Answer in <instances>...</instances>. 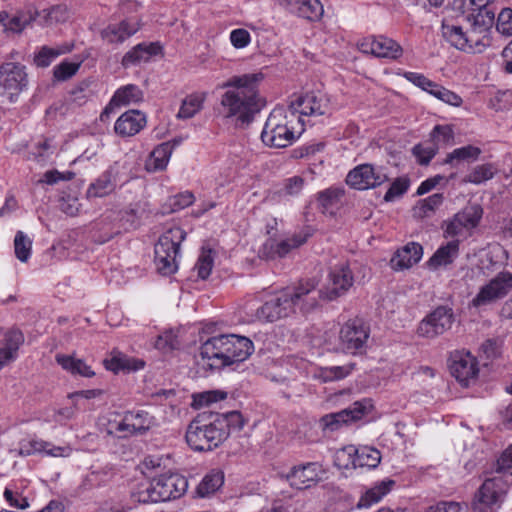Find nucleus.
Instances as JSON below:
<instances>
[{"instance_id":"obj_1","label":"nucleus","mask_w":512,"mask_h":512,"mask_svg":"<svg viewBox=\"0 0 512 512\" xmlns=\"http://www.w3.org/2000/svg\"><path fill=\"white\" fill-rule=\"evenodd\" d=\"M264 80L262 72L234 75L225 81L221 88L220 105L226 118H234L241 123H250L266 102L259 93V85Z\"/></svg>"},{"instance_id":"obj_2","label":"nucleus","mask_w":512,"mask_h":512,"mask_svg":"<svg viewBox=\"0 0 512 512\" xmlns=\"http://www.w3.org/2000/svg\"><path fill=\"white\" fill-rule=\"evenodd\" d=\"M244 425L245 420L239 411L199 415L187 427L186 442L195 451H212L230 434L241 431Z\"/></svg>"},{"instance_id":"obj_3","label":"nucleus","mask_w":512,"mask_h":512,"mask_svg":"<svg viewBox=\"0 0 512 512\" xmlns=\"http://www.w3.org/2000/svg\"><path fill=\"white\" fill-rule=\"evenodd\" d=\"M352 271L349 263L335 268L329 277V281L322 289H317L318 281L314 278L301 280L292 288H286V292L293 302L294 312L297 309L302 313H308L319 306L320 300H334L346 293L352 284Z\"/></svg>"},{"instance_id":"obj_4","label":"nucleus","mask_w":512,"mask_h":512,"mask_svg":"<svg viewBox=\"0 0 512 512\" xmlns=\"http://www.w3.org/2000/svg\"><path fill=\"white\" fill-rule=\"evenodd\" d=\"M254 351L253 342L235 334L207 339L196 356L197 365L205 371L220 370L235 362L245 361Z\"/></svg>"},{"instance_id":"obj_5","label":"nucleus","mask_w":512,"mask_h":512,"mask_svg":"<svg viewBox=\"0 0 512 512\" xmlns=\"http://www.w3.org/2000/svg\"><path fill=\"white\" fill-rule=\"evenodd\" d=\"M304 130L301 120L287 108L276 107L265 122L261 140L267 147L285 148L292 145Z\"/></svg>"},{"instance_id":"obj_6","label":"nucleus","mask_w":512,"mask_h":512,"mask_svg":"<svg viewBox=\"0 0 512 512\" xmlns=\"http://www.w3.org/2000/svg\"><path fill=\"white\" fill-rule=\"evenodd\" d=\"M188 489V480L179 473L162 474L138 491L142 503L165 502L182 497Z\"/></svg>"},{"instance_id":"obj_7","label":"nucleus","mask_w":512,"mask_h":512,"mask_svg":"<svg viewBox=\"0 0 512 512\" xmlns=\"http://www.w3.org/2000/svg\"><path fill=\"white\" fill-rule=\"evenodd\" d=\"M27 67L14 61L0 64V104L12 105L19 102L22 94L29 89Z\"/></svg>"},{"instance_id":"obj_8","label":"nucleus","mask_w":512,"mask_h":512,"mask_svg":"<svg viewBox=\"0 0 512 512\" xmlns=\"http://www.w3.org/2000/svg\"><path fill=\"white\" fill-rule=\"evenodd\" d=\"M287 109L290 113H293L297 119L301 120L302 127L304 128L307 123L313 124L311 121L312 118L330 115L332 105L326 93L320 90H313L294 95Z\"/></svg>"},{"instance_id":"obj_9","label":"nucleus","mask_w":512,"mask_h":512,"mask_svg":"<svg viewBox=\"0 0 512 512\" xmlns=\"http://www.w3.org/2000/svg\"><path fill=\"white\" fill-rule=\"evenodd\" d=\"M471 28L464 31L459 25L442 23V35L447 42L458 50L467 53L482 52L486 46L490 45L488 36L490 29H482L474 22H470Z\"/></svg>"},{"instance_id":"obj_10","label":"nucleus","mask_w":512,"mask_h":512,"mask_svg":"<svg viewBox=\"0 0 512 512\" xmlns=\"http://www.w3.org/2000/svg\"><path fill=\"white\" fill-rule=\"evenodd\" d=\"M186 233L180 227H172L165 231L155 244V264L164 276L174 274L178 269L177 256Z\"/></svg>"},{"instance_id":"obj_11","label":"nucleus","mask_w":512,"mask_h":512,"mask_svg":"<svg viewBox=\"0 0 512 512\" xmlns=\"http://www.w3.org/2000/svg\"><path fill=\"white\" fill-rule=\"evenodd\" d=\"M510 485L506 475L486 479L475 495V507L482 512H494L504 501Z\"/></svg>"},{"instance_id":"obj_12","label":"nucleus","mask_w":512,"mask_h":512,"mask_svg":"<svg viewBox=\"0 0 512 512\" xmlns=\"http://www.w3.org/2000/svg\"><path fill=\"white\" fill-rule=\"evenodd\" d=\"M512 291V273L499 272L488 283L483 285L472 299L474 307H482L493 304L505 298Z\"/></svg>"},{"instance_id":"obj_13","label":"nucleus","mask_w":512,"mask_h":512,"mask_svg":"<svg viewBox=\"0 0 512 512\" xmlns=\"http://www.w3.org/2000/svg\"><path fill=\"white\" fill-rule=\"evenodd\" d=\"M311 233L307 229L295 232L293 235L277 240L273 237L268 238L259 249V256L265 260H276L286 257L292 250L303 245Z\"/></svg>"},{"instance_id":"obj_14","label":"nucleus","mask_w":512,"mask_h":512,"mask_svg":"<svg viewBox=\"0 0 512 512\" xmlns=\"http://www.w3.org/2000/svg\"><path fill=\"white\" fill-rule=\"evenodd\" d=\"M454 322L453 310L447 306H438L417 327L420 337L434 339L448 331Z\"/></svg>"},{"instance_id":"obj_15","label":"nucleus","mask_w":512,"mask_h":512,"mask_svg":"<svg viewBox=\"0 0 512 512\" xmlns=\"http://www.w3.org/2000/svg\"><path fill=\"white\" fill-rule=\"evenodd\" d=\"M357 47L364 54H371L375 57L389 60H397L403 55L401 45L384 35L366 36L358 41Z\"/></svg>"},{"instance_id":"obj_16","label":"nucleus","mask_w":512,"mask_h":512,"mask_svg":"<svg viewBox=\"0 0 512 512\" xmlns=\"http://www.w3.org/2000/svg\"><path fill=\"white\" fill-rule=\"evenodd\" d=\"M495 0H456L455 4L469 22H474L482 29H491L495 13L491 8Z\"/></svg>"},{"instance_id":"obj_17","label":"nucleus","mask_w":512,"mask_h":512,"mask_svg":"<svg viewBox=\"0 0 512 512\" xmlns=\"http://www.w3.org/2000/svg\"><path fill=\"white\" fill-rule=\"evenodd\" d=\"M292 304L291 297L284 289L261 305L256 311V317L265 322H274L289 317L295 313Z\"/></svg>"},{"instance_id":"obj_18","label":"nucleus","mask_w":512,"mask_h":512,"mask_svg":"<svg viewBox=\"0 0 512 512\" xmlns=\"http://www.w3.org/2000/svg\"><path fill=\"white\" fill-rule=\"evenodd\" d=\"M450 372L456 380L467 386L479 373L477 359L468 351H454L450 355Z\"/></svg>"},{"instance_id":"obj_19","label":"nucleus","mask_w":512,"mask_h":512,"mask_svg":"<svg viewBox=\"0 0 512 512\" xmlns=\"http://www.w3.org/2000/svg\"><path fill=\"white\" fill-rule=\"evenodd\" d=\"M155 424V418L144 410L127 411L117 424L116 431L124 436L142 435Z\"/></svg>"},{"instance_id":"obj_20","label":"nucleus","mask_w":512,"mask_h":512,"mask_svg":"<svg viewBox=\"0 0 512 512\" xmlns=\"http://www.w3.org/2000/svg\"><path fill=\"white\" fill-rule=\"evenodd\" d=\"M147 123L146 115L139 110L124 112L115 122L114 131L121 137H131L139 133Z\"/></svg>"},{"instance_id":"obj_21","label":"nucleus","mask_w":512,"mask_h":512,"mask_svg":"<svg viewBox=\"0 0 512 512\" xmlns=\"http://www.w3.org/2000/svg\"><path fill=\"white\" fill-rule=\"evenodd\" d=\"M321 469L317 463L293 467L286 478L290 485L296 489H306L320 480Z\"/></svg>"},{"instance_id":"obj_22","label":"nucleus","mask_w":512,"mask_h":512,"mask_svg":"<svg viewBox=\"0 0 512 512\" xmlns=\"http://www.w3.org/2000/svg\"><path fill=\"white\" fill-rule=\"evenodd\" d=\"M24 343L23 333L16 328H11L4 333V339L0 346V370L18 357V350Z\"/></svg>"},{"instance_id":"obj_23","label":"nucleus","mask_w":512,"mask_h":512,"mask_svg":"<svg viewBox=\"0 0 512 512\" xmlns=\"http://www.w3.org/2000/svg\"><path fill=\"white\" fill-rule=\"evenodd\" d=\"M423 255V248L419 243L409 242L398 249L390 260L394 270H404L418 263Z\"/></svg>"},{"instance_id":"obj_24","label":"nucleus","mask_w":512,"mask_h":512,"mask_svg":"<svg viewBox=\"0 0 512 512\" xmlns=\"http://www.w3.org/2000/svg\"><path fill=\"white\" fill-rule=\"evenodd\" d=\"M386 180L387 176L370 164H363L354 168V189L366 190L374 188Z\"/></svg>"},{"instance_id":"obj_25","label":"nucleus","mask_w":512,"mask_h":512,"mask_svg":"<svg viewBox=\"0 0 512 512\" xmlns=\"http://www.w3.org/2000/svg\"><path fill=\"white\" fill-rule=\"evenodd\" d=\"M118 172L114 167L104 171L87 189L88 198H102L110 195L117 186Z\"/></svg>"},{"instance_id":"obj_26","label":"nucleus","mask_w":512,"mask_h":512,"mask_svg":"<svg viewBox=\"0 0 512 512\" xmlns=\"http://www.w3.org/2000/svg\"><path fill=\"white\" fill-rule=\"evenodd\" d=\"M139 30L137 22L123 20L118 24H110L101 31V37L109 44H120Z\"/></svg>"},{"instance_id":"obj_27","label":"nucleus","mask_w":512,"mask_h":512,"mask_svg":"<svg viewBox=\"0 0 512 512\" xmlns=\"http://www.w3.org/2000/svg\"><path fill=\"white\" fill-rule=\"evenodd\" d=\"M318 201L324 214L334 216L345 202V191L341 187L328 188L319 193Z\"/></svg>"},{"instance_id":"obj_28","label":"nucleus","mask_w":512,"mask_h":512,"mask_svg":"<svg viewBox=\"0 0 512 512\" xmlns=\"http://www.w3.org/2000/svg\"><path fill=\"white\" fill-rule=\"evenodd\" d=\"M459 240H452L441 245L432 257L428 260L427 266L430 269H438L439 267L450 265L458 257Z\"/></svg>"},{"instance_id":"obj_29","label":"nucleus","mask_w":512,"mask_h":512,"mask_svg":"<svg viewBox=\"0 0 512 512\" xmlns=\"http://www.w3.org/2000/svg\"><path fill=\"white\" fill-rule=\"evenodd\" d=\"M34 14L41 24L53 25L57 23H64L69 20L72 12L66 3H61L42 9L41 11L35 10Z\"/></svg>"},{"instance_id":"obj_30","label":"nucleus","mask_w":512,"mask_h":512,"mask_svg":"<svg viewBox=\"0 0 512 512\" xmlns=\"http://www.w3.org/2000/svg\"><path fill=\"white\" fill-rule=\"evenodd\" d=\"M159 47L154 44L140 43L128 51L122 58L121 64L127 68L133 65H138L141 62H147L152 55H156Z\"/></svg>"},{"instance_id":"obj_31","label":"nucleus","mask_w":512,"mask_h":512,"mask_svg":"<svg viewBox=\"0 0 512 512\" xmlns=\"http://www.w3.org/2000/svg\"><path fill=\"white\" fill-rule=\"evenodd\" d=\"M395 486V481L386 479L377 483L372 488L368 489L359 499L357 503L358 508H367L371 505L378 503L384 496H386Z\"/></svg>"},{"instance_id":"obj_32","label":"nucleus","mask_w":512,"mask_h":512,"mask_svg":"<svg viewBox=\"0 0 512 512\" xmlns=\"http://www.w3.org/2000/svg\"><path fill=\"white\" fill-rule=\"evenodd\" d=\"M119 223L113 224L111 232L105 236L97 239L99 243H105L112 239L115 235L121 233L122 230H129L134 228L138 219V210L134 207H129L118 213Z\"/></svg>"},{"instance_id":"obj_33","label":"nucleus","mask_w":512,"mask_h":512,"mask_svg":"<svg viewBox=\"0 0 512 512\" xmlns=\"http://www.w3.org/2000/svg\"><path fill=\"white\" fill-rule=\"evenodd\" d=\"M443 202V193H435L424 199H420L412 209L413 216L418 219L431 217Z\"/></svg>"},{"instance_id":"obj_34","label":"nucleus","mask_w":512,"mask_h":512,"mask_svg":"<svg viewBox=\"0 0 512 512\" xmlns=\"http://www.w3.org/2000/svg\"><path fill=\"white\" fill-rule=\"evenodd\" d=\"M36 20L34 12L28 14L20 13L9 16L7 13H0V27L3 30L11 31L14 33L21 32L28 24Z\"/></svg>"},{"instance_id":"obj_35","label":"nucleus","mask_w":512,"mask_h":512,"mask_svg":"<svg viewBox=\"0 0 512 512\" xmlns=\"http://www.w3.org/2000/svg\"><path fill=\"white\" fill-rule=\"evenodd\" d=\"M177 144L178 142L176 141L173 144L171 142H164L154 148L147 164L149 169L154 171L165 169Z\"/></svg>"},{"instance_id":"obj_36","label":"nucleus","mask_w":512,"mask_h":512,"mask_svg":"<svg viewBox=\"0 0 512 512\" xmlns=\"http://www.w3.org/2000/svg\"><path fill=\"white\" fill-rule=\"evenodd\" d=\"M381 461L379 450L369 446H361L354 450V468H376Z\"/></svg>"},{"instance_id":"obj_37","label":"nucleus","mask_w":512,"mask_h":512,"mask_svg":"<svg viewBox=\"0 0 512 512\" xmlns=\"http://www.w3.org/2000/svg\"><path fill=\"white\" fill-rule=\"evenodd\" d=\"M105 367L115 373L119 371H136L144 367V362L141 360H134L126 355L116 352L113 353L110 359L104 361Z\"/></svg>"},{"instance_id":"obj_38","label":"nucleus","mask_w":512,"mask_h":512,"mask_svg":"<svg viewBox=\"0 0 512 512\" xmlns=\"http://www.w3.org/2000/svg\"><path fill=\"white\" fill-rule=\"evenodd\" d=\"M205 100L206 93L204 92H196L186 96L182 101L177 117L179 119L194 117L203 108Z\"/></svg>"},{"instance_id":"obj_39","label":"nucleus","mask_w":512,"mask_h":512,"mask_svg":"<svg viewBox=\"0 0 512 512\" xmlns=\"http://www.w3.org/2000/svg\"><path fill=\"white\" fill-rule=\"evenodd\" d=\"M481 152V149L477 146L466 145L460 148H456L452 152L448 153L443 163L456 167L461 162L476 161L479 158Z\"/></svg>"},{"instance_id":"obj_40","label":"nucleus","mask_w":512,"mask_h":512,"mask_svg":"<svg viewBox=\"0 0 512 512\" xmlns=\"http://www.w3.org/2000/svg\"><path fill=\"white\" fill-rule=\"evenodd\" d=\"M352 420V409L345 408L339 412L330 413L320 418L319 424L323 431H336Z\"/></svg>"},{"instance_id":"obj_41","label":"nucleus","mask_w":512,"mask_h":512,"mask_svg":"<svg viewBox=\"0 0 512 512\" xmlns=\"http://www.w3.org/2000/svg\"><path fill=\"white\" fill-rule=\"evenodd\" d=\"M143 98L141 89L133 84L119 88L113 95L110 105L125 106L137 103Z\"/></svg>"},{"instance_id":"obj_42","label":"nucleus","mask_w":512,"mask_h":512,"mask_svg":"<svg viewBox=\"0 0 512 512\" xmlns=\"http://www.w3.org/2000/svg\"><path fill=\"white\" fill-rule=\"evenodd\" d=\"M71 51V46L64 44L58 47L42 46L34 56L37 67H48L57 57Z\"/></svg>"},{"instance_id":"obj_43","label":"nucleus","mask_w":512,"mask_h":512,"mask_svg":"<svg viewBox=\"0 0 512 512\" xmlns=\"http://www.w3.org/2000/svg\"><path fill=\"white\" fill-rule=\"evenodd\" d=\"M224 483V473L220 470H211L199 483L197 493L200 497H206L215 493Z\"/></svg>"},{"instance_id":"obj_44","label":"nucleus","mask_w":512,"mask_h":512,"mask_svg":"<svg viewBox=\"0 0 512 512\" xmlns=\"http://www.w3.org/2000/svg\"><path fill=\"white\" fill-rule=\"evenodd\" d=\"M56 361L63 369L74 375H80L83 377H92L94 375L91 367L80 359H75L66 355H56Z\"/></svg>"},{"instance_id":"obj_45","label":"nucleus","mask_w":512,"mask_h":512,"mask_svg":"<svg viewBox=\"0 0 512 512\" xmlns=\"http://www.w3.org/2000/svg\"><path fill=\"white\" fill-rule=\"evenodd\" d=\"M430 140L432 141V145L436 147L447 146L454 143V129L452 125H436L431 130Z\"/></svg>"},{"instance_id":"obj_46","label":"nucleus","mask_w":512,"mask_h":512,"mask_svg":"<svg viewBox=\"0 0 512 512\" xmlns=\"http://www.w3.org/2000/svg\"><path fill=\"white\" fill-rule=\"evenodd\" d=\"M377 417V411L370 398L354 401V422L363 420L367 423L374 421Z\"/></svg>"},{"instance_id":"obj_47","label":"nucleus","mask_w":512,"mask_h":512,"mask_svg":"<svg viewBox=\"0 0 512 512\" xmlns=\"http://www.w3.org/2000/svg\"><path fill=\"white\" fill-rule=\"evenodd\" d=\"M370 326L362 319H354V355L365 352Z\"/></svg>"},{"instance_id":"obj_48","label":"nucleus","mask_w":512,"mask_h":512,"mask_svg":"<svg viewBox=\"0 0 512 512\" xmlns=\"http://www.w3.org/2000/svg\"><path fill=\"white\" fill-rule=\"evenodd\" d=\"M482 212V208L479 205H470L465 207L461 212H458L456 216L465 229H472L478 225L482 217Z\"/></svg>"},{"instance_id":"obj_49","label":"nucleus","mask_w":512,"mask_h":512,"mask_svg":"<svg viewBox=\"0 0 512 512\" xmlns=\"http://www.w3.org/2000/svg\"><path fill=\"white\" fill-rule=\"evenodd\" d=\"M32 241L22 231H18L14 238L15 255L21 262H27L31 255Z\"/></svg>"},{"instance_id":"obj_50","label":"nucleus","mask_w":512,"mask_h":512,"mask_svg":"<svg viewBox=\"0 0 512 512\" xmlns=\"http://www.w3.org/2000/svg\"><path fill=\"white\" fill-rule=\"evenodd\" d=\"M50 446L49 442L41 439L29 438L23 439L19 442L18 454L20 456H30L38 452L46 451Z\"/></svg>"},{"instance_id":"obj_51","label":"nucleus","mask_w":512,"mask_h":512,"mask_svg":"<svg viewBox=\"0 0 512 512\" xmlns=\"http://www.w3.org/2000/svg\"><path fill=\"white\" fill-rule=\"evenodd\" d=\"M213 264L214 258L212 255V250L203 248L195 265L198 277L203 280L207 279L211 274Z\"/></svg>"},{"instance_id":"obj_52","label":"nucleus","mask_w":512,"mask_h":512,"mask_svg":"<svg viewBox=\"0 0 512 512\" xmlns=\"http://www.w3.org/2000/svg\"><path fill=\"white\" fill-rule=\"evenodd\" d=\"M495 169L492 164H482L476 166L465 178L466 182L480 184L493 178Z\"/></svg>"},{"instance_id":"obj_53","label":"nucleus","mask_w":512,"mask_h":512,"mask_svg":"<svg viewBox=\"0 0 512 512\" xmlns=\"http://www.w3.org/2000/svg\"><path fill=\"white\" fill-rule=\"evenodd\" d=\"M430 95L443 101L446 104L459 107L462 104V98L455 92L435 83V87L430 91Z\"/></svg>"},{"instance_id":"obj_54","label":"nucleus","mask_w":512,"mask_h":512,"mask_svg":"<svg viewBox=\"0 0 512 512\" xmlns=\"http://www.w3.org/2000/svg\"><path fill=\"white\" fill-rule=\"evenodd\" d=\"M323 13V5L319 0H305L299 17L309 21H318Z\"/></svg>"},{"instance_id":"obj_55","label":"nucleus","mask_w":512,"mask_h":512,"mask_svg":"<svg viewBox=\"0 0 512 512\" xmlns=\"http://www.w3.org/2000/svg\"><path fill=\"white\" fill-rule=\"evenodd\" d=\"M410 186V181L406 177H398L396 178L390 185L389 189L384 195V200L386 202L394 201L396 198L401 197L406 193Z\"/></svg>"},{"instance_id":"obj_56","label":"nucleus","mask_w":512,"mask_h":512,"mask_svg":"<svg viewBox=\"0 0 512 512\" xmlns=\"http://www.w3.org/2000/svg\"><path fill=\"white\" fill-rule=\"evenodd\" d=\"M496 30L505 37L512 36V8H503L496 20Z\"/></svg>"},{"instance_id":"obj_57","label":"nucleus","mask_w":512,"mask_h":512,"mask_svg":"<svg viewBox=\"0 0 512 512\" xmlns=\"http://www.w3.org/2000/svg\"><path fill=\"white\" fill-rule=\"evenodd\" d=\"M438 152V147L424 146L423 144H417L412 149V154L416 158V161L420 165H428L430 161L435 157Z\"/></svg>"},{"instance_id":"obj_58","label":"nucleus","mask_w":512,"mask_h":512,"mask_svg":"<svg viewBox=\"0 0 512 512\" xmlns=\"http://www.w3.org/2000/svg\"><path fill=\"white\" fill-rule=\"evenodd\" d=\"M352 464V446H346L337 450L334 454V465L347 477L346 471Z\"/></svg>"},{"instance_id":"obj_59","label":"nucleus","mask_w":512,"mask_h":512,"mask_svg":"<svg viewBox=\"0 0 512 512\" xmlns=\"http://www.w3.org/2000/svg\"><path fill=\"white\" fill-rule=\"evenodd\" d=\"M402 76L407 81H409L413 85L417 86L418 88L422 89L423 91L429 94L433 87H435L436 82L430 80L422 73L405 71L403 72Z\"/></svg>"},{"instance_id":"obj_60","label":"nucleus","mask_w":512,"mask_h":512,"mask_svg":"<svg viewBox=\"0 0 512 512\" xmlns=\"http://www.w3.org/2000/svg\"><path fill=\"white\" fill-rule=\"evenodd\" d=\"M80 67V63L62 61L53 69L54 77L59 81H65L76 74Z\"/></svg>"},{"instance_id":"obj_61","label":"nucleus","mask_w":512,"mask_h":512,"mask_svg":"<svg viewBox=\"0 0 512 512\" xmlns=\"http://www.w3.org/2000/svg\"><path fill=\"white\" fill-rule=\"evenodd\" d=\"M195 197L192 192L185 191L169 198L171 212L182 210L193 204Z\"/></svg>"},{"instance_id":"obj_62","label":"nucleus","mask_w":512,"mask_h":512,"mask_svg":"<svg viewBox=\"0 0 512 512\" xmlns=\"http://www.w3.org/2000/svg\"><path fill=\"white\" fill-rule=\"evenodd\" d=\"M490 106L495 110H507L512 107V90L498 91L490 99Z\"/></svg>"},{"instance_id":"obj_63","label":"nucleus","mask_w":512,"mask_h":512,"mask_svg":"<svg viewBox=\"0 0 512 512\" xmlns=\"http://www.w3.org/2000/svg\"><path fill=\"white\" fill-rule=\"evenodd\" d=\"M350 373V365L332 366L321 371V377L324 382L340 380Z\"/></svg>"},{"instance_id":"obj_64","label":"nucleus","mask_w":512,"mask_h":512,"mask_svg":"<svg viewBox=\"0 0 512 512\" xmlns=\"http://www.w3.org/2000/svg\"><path fill=\"white\" fill-rule=\"evenodd\" d=\"M497 463L499 475L509 474L507 477L510 480L512 476V445L502 453Z\"/></svg>"}]
</instances>
